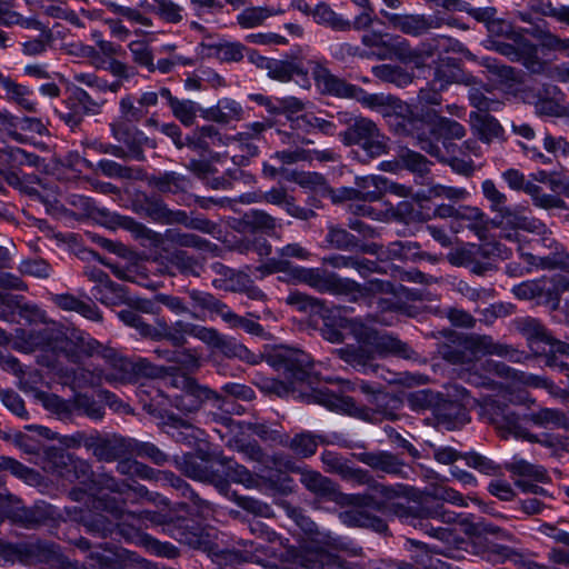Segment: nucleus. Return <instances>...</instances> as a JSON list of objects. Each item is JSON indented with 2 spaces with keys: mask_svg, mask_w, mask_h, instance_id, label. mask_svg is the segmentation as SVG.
Returning a JSON list of instances; mask_svg holds the SVG:
<instances>
[{
  "mask_svg": "<svg viewBox=\"0 0 569 569\" xmlns=\"http://www.w3.org/2000/svg\"><path fill=\"white\" fill-rule=\"evenodd\" d=\"M301 565L307 569H351L347 561L325 551L307 556Z\"/></svg>",
  "mask_w": 569,
  "mask_h": 569,
  "instance_id": "680f3d73",
  "label": "nucleus"
},
{
  "mask_svg": "<svg viewBox=\"0 0 569 569\" xmlns=\"http://www.w3.org/2000/svg\"><path fill=\"white\" fill-rule=\"evenodd\" d=\"M112 137L124 144L127 158L138 161L144 160L143 144L148 142L144 133L126 122H114L110 124Z\"/></svg>",
  "mask_w": 569,
  "mask_h": 569,
  "instance_id": "cd10ccee",
  "label": "nucleus"
},
{
  "mask_svg": "<svg viewBox=\"0 0 569 569\" xmlns=\"http://www.w3.org/2000/svg\"><path fill=\"white\" fill-rule=\"evenodd\" d=\"M0 89L8 101L18 104L26 111H37V103L31 100L32 90L29 87L18 83L11 77L0 74Z\"/></svg>",
  "mask_w": 569,
  "mask_h": 569,
  "instance_id": "58836bf2",
  "label": "nucleus"
},
{
  "mask_svg": "<svg viewBox=\"0 0 569 569\" xmlns=\"http://www.w3.org/2000/svg\"><path fill=\"white\" fill-rule=\"evenodd\" d=\"M61 351L68 361L79 365L84 358L100 357L111 365L117 360V350L81 332H72L62 341Z\"/></svg>",
  "mask_w": 569,
  "mask_h": 569,
  "instance_id": "2eb2a0df",
  "label": "nucleus"
},
{
  "mask_svg": "<svg viewBox=\"0 0 569 569\" xmlns=\"http://www.w3.org/2000/svg\"><path fill=\"white\" fill-rule=\"evenodd\" d=\"M482 196L489 203V209L495 213L492 223L497 227L502 224L528 232L540 233L545 224L533 217L527 214L525 207H511L508 204V197L500 191L496 183L487 179L481 183Z\"/></svg>",
  "mask_w": 569,
  "mask_h": 569,
  "instance_id": "39448f33",
  "label": "nucleus"
},
{
  "mask_svg": "<svg viewBox=\"0 0 569 569\" xmlns=\"http://www.w3.org/2000/svg\"><path fill=\"white\" fill-rule=\"evenodd\" d=\"M443 502L459 507L467 506L463 496L459 491L450 487L439 486L413 505L392 503L389 506V509L403 523L420 530L431 538L442 542H450L453 538V532L448 527H445V525L455 523L458 515L446 509Z\"/></svg>",
  "mask_w": 569,
  "mask_h": 569,
  "instance_id": "f257e3e1",
  "label": "nucleus"
},
{
  "mask_svg": "<svg viewBox=\"0 0 569 569\" xmlns=\"http://www.w3.org/2000/svg\"><path fill=\"white\" fill-rule=\"evenodd\" d=\"M89 451L98 461L112 462L129 452V445L121 437L102 435L94 430Z\"/></svg>",
  "mask_w": 569,
  "mask_h": 569,
  "instance_id": "393cba45",
  "label": "nucleus"
},
{
  "mask_svg": "<svg viewBox=\"0 0 569 569\" xmlns=\"http://www.w3.org/2000/svg\"><path fill=\"white\" fill-rule=\"evenodd\" d=\"M512 325L516 331L527 340L528 346L535 352H539L540 345H555V339L545 325L537 318L530 316L518 317L512 321Z\"/></svg>",
  "mask_w": 569,
  "mask_h": 569,
  "instance_id": "c85d7f7f",
  "label": "nucleus"
},
{
  "mask_svg": "<svg viewBox=\"0 0 569 569\" xmlns=\"http://www.w3.org/2000/svg\"><path fill=\"white\" fill-rule=\"evenodd\" d=\"M164 532L192 549L206 550L210 545L209 535L204 529L187 518L170 519L164 523Z\"/></svg>",
  "mask_w": 569,
  "mask_h": 569,
  "instance_id": "aec40b11",
  "label": "nucleus"
},
{
  "mask_svg": "<svg viewBox=\"0 0 569 569\" xmlns=\"http://www.w3.org/2000/svg\"><path fill=\"white\" fill-rule=\"evenodd\" d=\"M356 188L343 189L345 199L363 201L380 200L386 191H388L389 180L381 176L357 177L355 181Z\"/></svg>",
  "mask_w": 569,
  "mask_h": 569,
  "instance_id": "bb28decb",
  "label": "nucleus"
},
{
  "mask_svg": "<svg viewBox=\"0 0 569 569\" xmlns=\"http://www.w3.org/2000/svg\"><path fill=\"white\" fill-rule=\"evenodd\" d=\"M307 400L368 422H378L382 419L395 421L399 418L398 411L402 407V400L399 397L383 390L376 392L375 397L369 399L375 408L359 405L352 397L336 395L328 388L313 389L307 396Z\"/></svg>",
  "mask_w": 569,
  "mask_h": 569,
  "instance_id": "f03ea898",
  "label": "nucleus"
},
{
  "mask_svg": "<svg viewBox=\"0 0 569 569\" xmlns=\"http://www.w3.org/2000/svg\"><path fill=\"white\" fill-rule=\"evenodd\" d=\"M380 13L388 23L396 30L410 36L421 37L430 33L433 29H440L443 26L460 27L456 18H443L438 14L406 13L398 14L381 10Z\"/></svg>",
  "mask_w": 569,
  "mask_h": 569,
  "instance_id": "f8f14e48",
  "label": "nucleus"
},
{
  "mask_svg": "<svg viewBox=\"0 0 569 569\" xmlns=\"http://www.w3.org/2000/svg\"><path fill=\"white\" fill-rule=\"evenodd\" d=\"M322 262L332 268L342 269V268H353L361 276H366L367 272H371L375 270L376 263L368 259H357L353 257H345L342 254H331L322 258Z\"/></svg>",
  "mask_w": 569,
  "mask_h": 569,
  "instance_id": "e2e57ef3",
  "label": "nucleus"
},
{
  "mask_svg": "<svg viewBox=\"0 0 569 569\" xmlns=\"http://www.w3.org/2000/svg\"><path fill=\"white\" fill-rule=\"evenodd\" d=\"M268 77L281 82H287L292 79L295 74L306 77L308 71H303L302 68L290 61L272 59L267 69Z\"/></svg>",
  "mask_w": 569,
  "mask_h": 569,
  "instance_id": "69168bd1",
  "label": "nucleus"
},
{
  "mask_svg": "<svg viewBox=\"0 0 569 569\" xmlns=\"http://www.w3.org/2000/svg\"><path fill=\"white\" fill-rule=\"evenodd\" d=\"M373 74L389 83H393L397 87H407L413 80L412 76L398 66L382 64L372 69Z\"/></svg>",
  "mask_w": 569,
  "mask_h": 569,
  "instance_id": "338daca9",
  "label": "nucleus"
},
{
  "mask_svg": "<svg viewBox=\"0 0 569 569\" xmlns=\"http://www.w3.org/2000/svg\"><path fill=\"white\" fill-rule=\"evenodd\" d=\"M283 467L298 473L299 481L306 488V490L320 499L333 501L337 503L347 502L350 505H368L366 500L370 499L369 497H362L359 495H343L339 491L336 482H333L330 478L325 477L317 470L302 467L293 468V463L289 459H286Z\"/></svg>",
  "mask_w": 569,
  "mask_h": 569,
  "instance_id": "1a4fd4ad",
  "label": "nucleus"
},
{
  "mask_svg": "<svg viewBox=\"0 0 569 569\" xmlns=\"http://www.w3.org/2000/svg\"><path fill=\"white\" fill-rule=\"evenodd\" d=\"M335 287V292H350L356 290L359 292L358 296H367L369 299L368 306H372L373 300L377 299L375 297L377 293L393 292V286L388 281L371 279L365 284H360L355 280L340 278L338 274Z\"/></svg>",
  "mask_w": 569,
  "mask_h": 569,
  "instance_id": "72a5a7b5",
  "label": "nucleus"
},
{
  "mask_svg": "<svg viewBox=\"0 0 569 569\" xmlns=\"http://www.w3.org/2000/svg\"><path fill=\"white\" fill-rule=\"evenodd\" d=\"M13 522L26 528H36L44 525L52 518L51 507L48 505H36L33 507L17 508L10 515Z\"/></svg>",
  "mask_w": 569,
  "mask_h": 569,
  "instance_id": "c03bdc74",
  "label": "nucleus"
},
{
  "mask_svg": "<svg viewBox=\"0 0 569 569\" xmlns=\"http://www.w3.org/2000/svg\"><path fill=\"white\" fill-rule=\"evenodd\" d=\"M506 470L512 475L530 478L538 482H546L548 480L547 471L543 467L532 465L523 459H513V461L505 465Z\"/></svg>",
  "mask_w": 569,
  "mask_h": 569,
  "instance_id": "0e129e2a",
  "label": "nucleus"
},
{
  "mask_svg": "<svg viewBox=\"0 0 569 569\" xmlns=\"http://www.w3.org/2000/svg\"><path fill=\"white\" fill-rule=\"evenodd\" d=\"M201 117L208 121L227 124L231 121L241 120L243 117V109L236 100L222 98L216 106L203 109Z\"/></svg>",
  "mask_w": 569,
  "mask_h": 569,
  "instance_id": "79ce46f5",
  "label": "nucleus"
},
{
  "mask_svg": "<svg viewBox=\"0 0 569 569\" xmlns=\"http://www.w3.org/2000/svg\"><path fill=\"white\" fill-rule=\"evenodd\" d=\"M333 116L322 118L318 113L309 111L297 117H289V122L292 130L305 133L318 131L332 137L337 134L338 131V126L333 121Z\"/></svg>",
  "mask_w": 569,
  "mask_h": 569,
  "instance_id": "473e14b6",
  "label": "nucleus"
},
{
  "mask_svg": "<svg viewBox=\"0 0 569 569\" xmlns=\"http://www.w3.org/2000/svg\"><path fill=\"white\" fill-rule=\"evenodd\" d=\"M492 256L487 244H468L450 252L448 261L455 267H465L477 276H483L496 268Z\"/></svg>",
  "mask_w": 569,
  "mask_h": 569,
  "instance_id": "a211bd4d",
  "label": "nucleus"
},
{
  "mask_svg": "<svg viewBox=\"0 0 569 569\" xmlns=\"http://www.w3.org/2000/svg\"><path fill=\"white\" fill-rule=\"evenodd\" d=\"M272 270L283 273L280 280L292 283H306L319 292H335L337 273L320 268H305L293 266L289 260L279 259L272 263Z\"/></svg>",
  "mask_w": 569,
  "mask_h": 569,
  "instance_id": "ddd939ff",
  "label": "nucleus"
},
{
  "mask_svg": "<svg viewBox=\"0 0 569 569\" xmlns=\"http://www.w3.org/2000/svg\"><path fill=\"white\" fill-rule=\"evenodd\" d=\"M409 487L406 485H393L387 486L380 482H376L373 485L372 491H375L378 496H380L383 501L376 502V509L382 511L386 515L397 517L390 509L389 506L392 503H397L395 500L400 497H407L409 493Z\"/></svg>",
  "mask_w": 569,
  "mask_h": 569,
  "instance_id": "3c124183",
  "label": "nucleus"
},
{
  "mask_svg": "<svg viewBox=\"0 0 569 569\" xmlns=\"http://www.w3.org/2000/svg\"><path fill=\"white\" fill-rule=\"evenodd\" d=\"M440 397L441 395L439 392H435L430 389H422L409 392L407 395V402L412 411L420 412L432 410L433 412Z\"/></svg>",
  "mask_w": 569,
  "mask_h": 569,
  "instance_id": "774afa93",
  "label": "nucleus"
},
{
  "mask_svg": "<svg viewBox=\"0 0 569 569\" xmlns=\"http://www.w3.org/2000/svg\"><path fill=\"white\" fill-rule=\"evenodd\" d=\"M340 327L348 329L359 343L369 345L375 356L393 355L403 359H411L416 355L413 349L398 337L380 332L368 326L361 318H341Z\"/></svg>",
  "mask_w": 569,
  "mask_h": 569,
  "instance_id": "0eeeda50",
  "label": "nucleus"
},
{
  "mask_svg": "<svg viewBox=\"0 0 569 569\" xmlns=\"http://www.w3.org/2000/svg\"><path fill=\"white\" fill-rule=\"evenodd\" d=\"M146 180L149 187L160 193H184L191 187V182L187 177L174 171L152 174L147 177Z\"/></svg>",
  "mask_w": 569,
  "mask_h": 569,
  "instance_id": "37998d69",
  "label": "nucleus"
},
{
  "mask_svg": "<svg viewBox=\"0 0 569 569\" xmlns=\"http://www.w3.org/2000/svg\"><path fill=\"white\" fill-rule=\"evenodd\" d=\"M529 419L539 427L569 429V412L559 409L543 408L529 415Z\"/></svg>",
  "mask_w": 569,
  "mask_h": 569,
  "instance_id": "5fc2aeb1",
  "label": "nucleus"
},
{
  "mask_svg": "<svg viewBox=\"0 0 569 569\" xmlns=\"http://www.w3.org/2000/svg\"><path fill=\"white\" fill-rule=\"evenodd\" d=\"M528 7L537 14L551 18L559 23L569 26V6H556L551 0H529Z\"/></svg>",
  "mask_w": 569,
  "mask_h": 569,
  "instance_id": "4d7b16f0",
  "label": "nucleus"
},
{
  "mask_svg": "<svg viewBox=\"0 0 569 569\" xmlns=\"http://www.w3.org/2000/svg\"><path fill=\"white\" fill-rule=\"evenodd\" d=\"M467 341L472 352L473 360L477 355H496L508 358L511 361H520L521 353L510 345L496 342L491 336L487 335H469Z\"/></svg>",
  "mask_w": 569,
  "mask_h": 569,
  "instance_id": "c756f323",
  "label": "nucleus"
},
{
  "mask_svg": "<svg viewBox=\"0 0 569 569\" xmlns=\"http://www.w3.org/2000/svg\"><path fill=\"white\" fill-rule=\"evenodd\" d=\"M132 209L140 217L161 224L187 223L188 220L184 211H173L161 198L144 192L137 194L132 200Z\"/></svg>",
  "mask_w": 569,
  "mask_h": 569,
  "instance_id": "dca6fc26",
  "label": "nucleus"
},
{
  "mask_svg": "<svg viewBox=\"0 0 569 569\" xmlns=\"http://www.w3.org/2000/svg\"><path fill=\"white\" fill-rule=\"evenodd\" d=\"M272 365L293 381H305L312 368L311 357L300 349L281 348L271 356Z\"/></svg>",
  "mask_w": 569,
  "mask_h": 569,
  "instance_id": "6ab92c4d",
  "label": "nucleus"
},
{
  "mask_svg": "<svg viewBox=\"0 0 569 569\" xmlns=\"http://www.w3.org/2000/svg\"><path fill=\"white\" fill-rule=\"evenodd\" d=\"M309 64L315 84L321 94L340 99H351L355 96L356 84L335 76L318 62H309Z\"/></svg>",
  "mask_w": 569,
  "mask_h": 569,
  "instance_id": "412c9836",
  "label": "nucleus"
},
{
  "mask_svg": "<svg viewBox=\"0 0 569 569\" xmlns=\"http://www.w3.org/2000/svg\"><path fill=\"white\" fill-rule=\"evenodd\" d=\"M333 353L362 373H376L379 369V365L375 363V351L369 345H346L336 349Z\"/></svg>",
  "mask_w": 569,
  "mask_h": 569,
  "instance_id": "a878e982",
  "label": "nucleus"
},
{
  "mask_svg": "<svg viewBox=\"0 0 569 569\" xmlns=\"http://www.w3.org/2000/svg\"><path fill=\"white\" fill-rule=\"evenodd\" d=\"M435 121V109L415 106L408 108L406 114H396L391 126L397 134L415 139L417 146L429 156L446 159L440 146L432 139Z\"/></svg>",
  "mask_w": 569,
  "mask_h": 569,
  "instance_id": "20e7f679",
  "label": "nucleus"
},
{
  "mask_svg": "<svg viewBox=\"0 0 569 569\" xmlns=\"http://www.w3.org/2000/svg\"><path fill=\"white\" fill-rule=\"evenodd\" d=\"M458 220L468 221V228L472 230L478 238L482 239L489 230V219L487 214L478 207L460 206Z\"/></svg>",
  "mask_w": 569,
  "mask_h": 569,
  "instance_id": "13d9d810",
  "label": "nucleus"
},
{
  "mask_svg": "<svg viewBox=\"0 0 569 569\" xmlns=\"http://www.w3.org/2000/svg\"><path fill=\"white\" fill-rule=\"evenodd\" d=\"M361 42L369 49L367 56H375L379 60H400L402 37L370 31L361 37Z\"/></svg>",
  "mask_w": 569,
  "mask_h": 569,
  "instance_id": "b1692460",
  "label": "nucleus"
},
{
  "mask_svg": "<svg viewBox=\"0 0 569 569\" xmlns=\"http://www.w3.org/2000/svg\"><path fill=\"white\" fill-rule=\"evenodd\" d=\"M214 453L217 452H199V456L186 455L179 462L180 470L187 477L211 483L220 493L229 496L230 482L219 470L213 469Z\"/></svg>",
  "mask_w": 569,
  "mask_h": 569,
  "instance_id": "4468645a",
  "label": "nucleus"
},
{
  "mask_svg": "<svg viewBox=\"0 0 569 569\" xmlns=\"http://www.w3.org/2000/svg\"><path fill=\"white\" fill-rule=\"evenodd\" d=\"M438 353L451 365H470L475 361L466 335L452 333L449 342L438 346Z\"/></svg>",
  "mask_w": 569,
  "mask_h": 569,
  "instance_id": "e433bc0d",
  "label": "nucleus"
},
{
  "mask_svg": "<svg viewBox=\"0 0 569 569\" xmlns=\"http://www.w3.org/2000/svg\"><path fill=\"white\" fill-rule=\"evenodd\" d=\"M216 463L222 467L223 477L229 482L230 480L243 485L246 488H254L258 486V480L254 475L244 466L238 463L233 458L226 457L222 452L214 453Z\"/></svg>",
  "mask_w": 569,
  "mask_h": 569,
  "instance_id": "ea45409f",
  "label": "nucleus"
},
{
  "mask_svg": "<svg viewBox=\"0 0 569 569\" xmlns=\"http://www.w3.org/2000/svg\"><path fill=\"white\" fill-rule=\"evenodd\" d=\"M466 129L456 120L441 117L437 112V121L433 124L432 139L439 144V139L460 140L465 137Z\"/></svg>",
  "mask_w": 569,
  "mask_h": 569,
  "instance_id": "bf43d9fd",
  "label": "nucleus"
},
{
  "mask_svg": "<svg viewBox=\"0 0 569 569\" xmlns=\"http://www.w3.org/2000/svg\"><path fill=\"white\" fill-rule=\"evenodd\" d=\"M337 119L341 124L347 126L346 130L338 133L345 146L359 147L368 159H376L388 153L389 138L373 120L348 112H338Z\"/></svg>",
  "mask_w": 569,
  "mask_h": 569,
  "instance_id": "7ed1b4c3",
  "label": "nucleus"
},
{
  "mask_svg": "<svg viewBox=\"0 0 569 569\" xmlns=\"http://www.w3.org/2000/svg\"><path fill=\"white\" fill-rule=\"evenodd\" d=\"M121 373L120 379L126 382H137L142 378L157 379L163 377L166 369L153 365L147 358L129 359L117 353V360L111 362Z\"/></svg>",
  "mask_w": 569,
  "mask_h": 569,
  "instance_id": "4be33fe9",
  "label": "nucleus"
},
{
  "mask_svg": "<svg viewBox=\"0 0 569 569\" xmlns=\"http://www.w3.org/2000/svg\"><path fill=\"white\" fill-rule=\"evenodd\" d=\"M190 335V322L177 320L168 323L164 319H157L151 340H167L173 347L181 348L187 343V336Z\"/></svg>",
  "mask_w": 569,
  "mask_h": 569,
  "instance_id": "c9c22d12",
  "label": "nucleus"
},
{
  "mask_svg": "<svg viewBox=\"0 0 569 569\" xmlns=\"http://www.w3.org/2000/svg\"><path fill=\"white\" fill-rule=\"evenodd\" d=\"M323 441L321 436L310 431H302L291 438L287 437L286 441H281V445L290 449L299 458H309L316 453L319 442Z\"/></svg>",
  "mask_w": 569,
  "mask_h": 569,
  "instance_id": "09e8293b",
  "label": "nucleus"
},
{
  "mask_svg": "<svg viewBox=\"0 0 569 569\" xmlns=\"http://www.w3.org/2000/svg\"><path fill=\"white\" fill-rule=\"evenodd\" d=\"M357 459L376 472L399 478L407 477L406 462L401 459V453L386 450L365 451L358 453Z\"/></svg>",
  "mask_w": 569,
  "mask_h": 569,
  "instance_id": "5701e85b",
  "label": "nucleus"
},
{
  "mask_svg": "<svg viewBox=\"0 0 569 569\" xmlns=\"http://www.w3.org/2000/svg\"><path fill=\"white\" fill-rule=\"evenodd\" d=\"M36 26L23 28L26 30H33L38 32L36 37L21 42L22 53L26 56H40L44 53L48 47L53 42L52 30L38 19H36Z\"/></svg>",
  "mask_w": 569,
  "mask_h": 569,
  "instance_id": "49530a36",
  "label": "nucleus"
},
{
  "mask_svg": "<svg viewBox=\"0 0 569 569\" xmlns=\"http://www.w3.org/2000/svg\"><path fill=\"white\" fill-rule=\"evenodd\" d=\"M217 289L231 292H242L246 293L249 299L256 301H262L266 299L264 292L258 288L250 276L243 271L236 270L228 282L217 283Z\"/></svg>",
  "mask_w": 569,
  "mask_h": 569,
  "instance_id": "a18cd8bd",
  "label": "nucleus"
},
{
  "mask_svg": "<svg viewBox=\"0 0 569 569\" xmlns=\"http://www.w3.org/2000/svg\"><path fill=\"white\" fill-rule=\"evenodd\" d=\"M439 51H452L456 53L471 57V52L459 40L448 36H437L422 41L417 48H412L409 41L402 38L400 62L411 63L417 68L423 67L426 60L437 54Z\"/></svg>",
  "mask_w": 569,
  "mask_h": 569,
  "instance_id": "9b49d317",
  "label": "nucleus"
},
{
  "mask_svg": "<svg viewBox=\"0 0 569 569\" xmlns=\"http://www.w3.org/2000/svg\"><path fill=\"white\" fill-rule=\"evenodd\" d=\"M433 415L439 426L447 430L459 429L469 421L467 409L458 401L440 397Z\"/></svg>",
  "mask_w": 569,
  "mask_h": 569,
  "instance_id": "2f4dec72",
  "label": "nucleus"
},
{
  "mask_svg": "<svg viewBox=\"0 0 569 569\" xmlns=\"http://www.w3.org/2000/svg\"><path fill=\"white\" fill-rule=\"evenodd\" d=\"M432 83L433 86H440V89H445L450 83L477 86L479 81L472 74L463 72V70L459 68L456 59L445 58L439 60L435 69Z\"/></svg>",
  "mask_w": 569,
  "mask_h": 569,
  "instance_id": "7c9ffc66",
  "label": "nucleus"
},
{
  "mask_svg": "<svg viewBox=\"0 0 569 569\" xmlns=\"http://www.w3.org/2000/svg\"><path fill=\"white\" fill-rule=\"evenodd\" d=\"M189 299L192 301V306L194 309H200L203 311H209L211 313H216L221 319L227 312L229 308L224 302L216 298L212 293L207 291H201L198 289H191L187 291Z\"/></svg>",
  "mask_w": 569,
  "mask_h": 569,
  "instance_id": "864d4df0",
  "label": "nucleus"
},
{
  "mask_svg": "<svg viewBox=\"0 0 569 569\" xmlns=\"http://www.w3.org/2000/svg\"><path fill=\"white\" fill-rule=\"evenodd\" d=\"M487 412L490 422L501 438L508 439L512 436L529 442H538L537 436L527 429V425L530 422L529 415H519L509 403L500 399L491 400L487 405Z\"/></svg>",
  "mask_w": 569,
  "mask_h": 569,
  "instance_id": "9d476101",
  "label": "nucleus"
},
{
  "mask_svg": "<svg viewBox=\"0 0 569 569\" xmlns=\"http://www.w3.org/2000/svg\"><path fill=\"white\" fill-rule=\"evenodd\" d=\"M57 339L58 333L52 328L44 327L41 329H32L24 332V345L21 346V349L27 352L34 351L36 349H47L50 348Z\"/></svg>",
  "mask_w": 569,
  "mask_h": 569,
  "instance_id": "6e6d98bb",
  "label": "nucleus"
},
{
  "mask_svg": "<svg viewBox=\"0 0 569 569\" xmlns=\"http://www.w3.org/2000/svg\"><path fill=\"white\" fill-rule=\"evenodd\" d=\"M107 10L116 16L126 19L132 24H139L144 28L154 26L151 13L161 21L169 24H178L183 20L184 9L173 0H143L138 7L131 8L118 4L113 1L106 3Z\"/></svg>",
  "mask_w": 569,
  "mask_h": 569,
  "instance_id": "423d86ee",
  "label": "nucleus"
},
{
  "mask_svg": "<svg viewBox=\"0 0 569 569\" xmlns=\"http://www.w3.org/2000/svg\"><path fill=\"white\" fill-rule=\"evenodd\" d=\"M312 18L316 23L323 24L336 31L351 30L350 21L336 13L326 2H320L312 9Z\"/></svg>",
  "mask_w": 569,
  "mask_h": 569,
  "instance_id": "603ef678",
  "label": "nucleus"
},
{
  "mask_svg": "<svg viewBox=\"0 0 569 569\" xmlns=\"http://www.w3.org/2000/svg\"><path fill=\"white\" fill-rule=\"evenodd\" d=\"M340 519L345 525L369 528L377 532H385L388 529V525L383 519L362 509L343 511L340 513Z\"/></svg>",
  "mask_w": 569,
  "mask_h": 569,
  "instance_id": "8fccbe9b",
  "label": "nucleus"
},
{
  "mask_svg": "<svg viewBox=\"0 0 569 569\" xmlns=\"http://www.w3.org/2000/svg\"><path fill=\"white\" fill-rule=\"evenodd\" d=\"M172 385L180 389V393L173 397L172 405L182 412H197L207 400H214L219 409L228 413H239L228 398L220 396L207 386L199 385L191 377L177 376L172 379Z\"/></svg>",
  "mask_w": 569,
  "mask_h": 569,
  "instance_id": "6e6552de",
  "label": "nucleus"
},
{
  "mask_svg": "<svg viewBox=\"0 0 569 569\" xmlns=\"http://www.w3.org/2000/svg\"><path fill=\"white\" fill-rule=\"evenodd\" d=\"M243 232H263L270 234L277 228V219L263 210L252 209L239 220Z\"/></svg>",
  "mask_w": 569,
  "mask_h": 569,
  "instance_id": "de8ad7c7",
  "label": "nucleus"
},
{
  "mask_svg": "<svg viewBox=\"0 0 569 569\" xmlns=\"http://www.w3.org/2000/svg\"><path fill=\"white\" fill-rule=\"evenodd\" d=\"M83 274L96 286L92 288V296L99 300L101 303L111 305L112 299L109 295L119 296V292L122 291L120 284L113 282L109 274L104 272L102 269L93 266H87L83 269Z\"/></svg>",
  "mask_w": 569,
  "mask_h": 569,
  "instance_id": "f704fd0d",
  "label": "nucleus"
},
{
  "mask_svg": "<svg viewBox=\"0 0 569 569\" xmlns=\"http://www.w3.org/2000/svg\"><path fill=\"white\" fill-rule=\"evenodd\" d=\"M8 552L16 560L28 566L58 563L62 557L58 545L40 540L9 545Z\"/></svg>",
  "mask_w": 569,
  "mask_h": 569,
  "instance_id": "f3484780",
  "label": "nucleus"
},
{
  "mask_svg": "<svg viewBox=\"0 0 569 569\" xmlns=\"http://www.w3.org/2000/svg\"><path fill=\"white\" fill-rule=\"evenodd\" d=\"M526 193L531 197L533 206L545 210H568V204L558 194L546 193L543 189L536 184H529L526 188Z\"/></svg>",
  "mask_w": 569,
  "mask_h": 569,
  "instance_id": "052dcab7",
  "label": "nucleus"
},
{
  "mask_svg": "<svg viewBox=\"0 0 569 569\" xmlns=\"http://www.w3.org/2000/svg\"><path fill=\"white\" fill-rule=\"evenodd\" d=\"M509 40L513 42L519 62L528 70L533 73H540L543 70L545 64L538 56V47L536 43L517 30L510 34Z\"/></svg>",
  "mask_w": 569,
  "mask_h": 569,
  "instance_id": "4c0bfd02",
  "label": "nucleus"
},
{
  "mask_svg": "<svg viewBox=\"0 0 569 569\" xmlns=\"http://www.w3.org/2000/svg\"><path fill=\"white\" fill-rule=\"evenodd\" d=\"M52 302L64 311H73L92 320L101 321L102 315L92 300L83 301L70 293L53 295Z\"/></svg>",
  "mask_w": 569,
  "mask_h": 569,
  "instance_id": "a19ab883",
  "label": "nucleus"
}]
</instances>
